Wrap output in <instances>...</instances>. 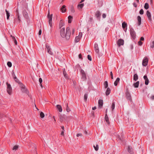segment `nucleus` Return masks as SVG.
I'll return each mask as SVG.
<instances>
[{
  "label": "nucleus",
  "mask_w": 154,
  "mask_h": 154,
  "mask_svg": "<svg viewBox=\"0 0 154 154\" xmlns=\"http://www.w3.org/2000/svg\"><path fill=\"white\" fill-rule=\"evenodd\" d=\"M60 34L62 37L65 38L66 39H69L71 35V31L69 28L67 27L66 31L65 30L64 28H61L60 30Z\"/></svg>",
  "instance_id": "1"
},
{
  "label": "nucleus",
  "mask_w": 154,
  "mask_h": 154,
  "mask_svg": "<svg viewBox=\"0 0 154 154\" xmlns=\"http://www.w3.org/2000/svg\"><path fill=\"white\" fill-rule=\"evenodd\" d=\"M52 16L53 14H51V15H50L49 11H48V18L49 20L48 22L49 26H50V33H51L52 31Z\"/></svg>",
  "instance_id": "2"
},
{
  "label": "nucleus",
  "mask_w": 154,
  "mask_h": 154,
  "mask_svg": "<svg viewBox=\"0 0 154 154\" xmlns=\"http://www.w3.org/2000/svg\"><path fill=\"white\" fill-rule=\"evenodd\" d=\"M16 12L17 13L16 15L17 18L14 19V24H18L20 22V16L17 10H16Z\"/></svg>",
  "instance_id": "3"
},
{
  "label": "nucleus",
  "mask_w": 154,
  "mask_h": 154,
  "mask_svg": "<svg viewBox=\"0 0 154 154\" xmlns=\"http://www.w3.org/2000/svg\"><path fill=\"white\" fill-rule=\"evenodd\" d=\"M20 87L21 88L22 91L24 93H27L28 91L27 89L26 88L25 86L21 83H19Z\"/></svg>",
  "instance_id": "4"
},
{
  "label": "nucleus",
  "mask_w": 154,
  "mask_h": 154,
  "mask_svg": "<svg viewBox=\"0 0 154 154\" xmlns=\"http://www.w3.org/2000/svg\"><path fill=\"white\" fill-rule=\"evenodd\" d=\"M6 85H7V92L9 94L11 95L12 91V88L11 85L9 84H8V82L6 83Z\"/></svg>",
  "instance_id": "5"
},
{
  "label": "nucleus",
  "mask_w": 154,
  "mask_h": 154,
  "mask_svg": "<svg viewBox=\"0 0 154 154\" xmlns=\"http://www.w3.org/2000/svg\"><path fill=\"white\" fill-rule=\"evenodd\" d=\"M82 33L81 32H79V35L75 37V42L76 43L79 42L80 40V39L82 37Z\"/></svg>",
  "instance_id": "6"
},
{
  "label": "nucleus",
  "mask_w": 154,
  "mask_h": 154,
  "mask_svg": "<svg viewBox=\"0 0 154 154\" xmlns=\"http://www.w3.org/2000/svg\"><path fill=\"white\" fill-rule=\"evenodd\" d=\"M127 150L128 152L131 154H133L134 153V149L130 145L128 146Z\"/></svg>",
  "instance_id": "7"
},
{
  "label": "nucleus",
  "mask_w": 154,
  "mask_h": 154,
  "mask_svg": "<svg viewBox=\"0 0 154 154\" xmlns=\"http://www.w3.org/2000/svg\"><path fill=\"white\" fill-rule=\"evenodd\" d=\"M130 33L133 38L134 39L136 37V33L133 29L131 28L130 29Z\"/></svg>",
  "instance_id": "8"
},
{
  "label": "nucleus",
  "mask_w": 154,
  "mask_h": 154,
  "mask_svg": "<svg viewBox=\"0 0 154 154\" xmlns=\"http://www.w3.org/2000/svg\"><path fill=\"white\" fill-rule=\"evenodd\" d=\"M148 62V59L146 57H145L143 61L142 65L144 66H146Z\"/></svg>",
  "instance_id": "9"
},
{
  "label": "nucleus",
  "mask_w": 154,
  "mask_h": 154,
  "mask_svg": "<svg viewBox=\"0 0 154 154\" xmlns=\"http://www.w3.org/2000/svg\"><path fill=\"white\" fill-rule=\"evenodd\" d=\"M126 98L130 100L131 101V98L130 93L128 91L126 92Z\"/></svg>",
  "instance_id": "10"
},
{
  "label": "nucleus",
  "mask_w": 154,
  "mask_h": 154,
  "mask_svg": "<svg viewBox=\"0 0 154 154\" xmlns=\"http://www.w3.org/2000/svg\"><path fill=\"white\" fill-rule=\"evenodd\" d=\"M124 41L122 39H119L117 42V44L119 47L121 45H123L124 44Z\"/></svg>",
  "instance_id": "11"
},
{
  "label": "nucleus",
  "mask_w": 154,
  "mask_h": 154,
  "mask_svg": "<svg viewBox=\"0 0 154 154\" xmlns=\"http://www.w3.org/2000/svg\"><path fill=\"white\" fill-rule=\"evenodd\" d=\"M94 49L96 52L97 53H98L99 51L98 45L97 43H95L94 45Z\"/></svg>",
  "instance_id": "12"
},
{
  "label": "nucleus",
  "mask_w": 154,
  "mask_h": 154,
  "mask_svg": "<svg viewBox=\"0 0 154 154\" xmlns=\"http://www.w3.org/2000/svg\"><path fill=\"white\" fill-rule=\"evenodd\" d=\"M143 78L145 80V83L146 85H148L149 83V79L146 75L143 76Z\"/></svg>",
  "instance_id": "13"
},
{
  "label": "nucleus",
  "mask_w": 154,
  "mask_h": 154,
  "mask_svg": "<svg viewBox=\"0 0 154 154\" xmlns=\"http://www.w3.org/2000/svg\"><path fill=\"white\" fill-rule=\"evenodd\" d=\"M146 14L149 20L151 21V15L150 12L148 11L146 12Z\"/></svg>",
  "instance_id": "14"
},
{
  "label": "nucleus",
  "mask_w": 154,
  "mask_h": 154,
  "mask_svg": "<svg viewBox=\"0 0 154 154\" xmlns=\"http://www.w3.org/2000/svg\"><path fill=\"white\" fill-rule=\"evenodd\" d=\"M66 6L65 5H63L62 6V7L61 8L60 10L63 13L65 12L66 10Z\"/></svg>",
  "instance_id": "15"
},
{
  "label": "nucleus",
  "mask_w": 154,
  "mask_h": 154,
  "mask_svg": "<svg viewBox=\"0 0 154 154\" xmlns=\"http://www.w3.org/2000/svg\"><path fill=\"white\" fill-rule=\"evenodd\" d=\"M98 104L99 107L101 108L103 105V101L102 100H99L98 101Z\"/></svg>",
  "instance_id": "16"
},
{
  "label": "nucleus",
  "mask_w": 154,
  "mask_h": 154,
  "mask_svg": "<svg viewBox=\"0 0 154 154\" xmlns=\"http://www.w3.org/2000/svg\"><path fill=\"white\" fill-rule=\"evenodd\" d=\"M57 108L58 109L60 112H62V109L61 106L59 105H57Z\"/></svg>",
  "instance_id": "17"
},
{
  "label": "nucleus",
  "mask_w": 154,
  "mask_h": 154,
  "mask_svg": "<svg viewBox=\"0 0 154 154\" xmlns=\"http://www.w3.org/2000/svg\"><path fill=\"white\" fill-rule=\"evenodd\" d=\"M120 81V79L119 78H118L116 79V80L115 81L114 84L115 86H117L118 85V83Z\"/></svg>",
  "instance_id": "18"
},
{
  "label": "nucleus",
  "mask_w": 154,
  "mask_h": 154,
  "mask_svg": "<svg viewBox=\"0 0 154 154\" xmlns=\"http://www.w3.org/2000/svg\"><path fill=\"white\" fill-rule=\"evenodd\" d=\"M110 91L111 90L109 88H107L106 92V95L107 96L110 93Z\"/></svg>",
  "instance_id": "19"
},
{
  "label": "nucleus",
  "mask_w": 154,
  "mask_h": 154,
  "mask_svg": "<svg viewBox=\"0 0 154 154\" xmlns=\"http://www.w3.org/2000/svg\"><path fill=\"white\" fill-rule=\"evenodd\" d=\"M63 75L65 78L66 79L68 78V76L67 74L66 73V72L65 71V69H63Z\"/></svg>",
  "instance_id": "20"
},
{
  "label": "nucleus",
  "mask_w": 154,
  "mask_h": 154,
  "mask_svg": "<svg viewBox=\"0 0 154 154\" xmlns=\"http://www.w3.org/2000/svg\"><path fill=\"white\" fill-rule=\"evenodd\" d=\"M137 20L138 22V25L139 26L141 23V18L140 16L137 17Z\"/></svg>",
  "instance_id": "21"
},
{
  "label": "nucleus",
  "mask_w": 154,
  "mask_h": 154,
  "mask_svg": "<svg viewBox=\"0 0 154 154\" xmlns=\"http://www.w3.org/2000/svg\"><path fill=\"white\" fill-rule=\"evenodd\" d=\"M5 11L6 12V15H7V18L8 20L9 19V17H10V13L8 12V11L6 10H5Z\"/></svg>",
  "instance_id": "22"
},
{
  "label": "nucleus",
  "mask_w": 154,
  "mask_h": 154,
  "mask_svg": "<svg viewBox=\"0 0 154 154\" xmlns=\"http://www.w3.org/2000/svg\"><path fill=\"white\" fill-rule=\"evenodd\" d=\"M122 25V27L123 29H124L127 26V24L125 22H123Z\"/></svg>",
  "instance_id": "23"
},
{
  "label": "nucleus",
  "mask_w": 154,
  "mask_h": 154,
  "mask_svg": "<svg viewBox=\"0 0 154 154\" xmlns=\"http://www.w3.org/2000/svg\"><path fill=\"white\" fill-rule=\"evenodd\" d=\"M139 85V82L137 81L133 85L134 87L136 88H138V87Z\"/></svg>",
  "instance_id": "24"
},
{
  "label": "nucleus",
  "mask_w": 154,
  "mask_h": 154,
  "mask_svg": "<svg viewBox=\"0 0 154 154\" xmlns=\"http://www.w3.org/2000/svg\"><path fill=\"white\" fill-rule=\"evenodd\" d=\"M105 119L106 121V122L108 124H109V120L108 116H107V114L106 115V116H105Z\"/></svg>",
  "instance_id": "25"
},
{
  "label": "nucleus",
  "mask_w": 154,
  "mask_h": 154,
  "mask_svg": "<svg viewBox=\"0 0 154 154\" xmlns=\"http://www.w3.org/2000/svg\"><path fill=\"white\" fill-rule=\"evenodd\" d=\"M138 79V77L137 74H135L134 75V80L136 81Z\"/></svg>",
  "instance_id": "26"
},
{
  "label": "nucleus",
  "mask_w": 154,
  "mask_h": 154,
  "mask_svg": "<svg viewBox=\"0 0 154 154\" xmlns=\"http://www.w3.org/2000/svg\"><path fill=\"white\" fill-rule=\"evenodd\" d=\"M68 23H70L72 19V17L71 16H69L68 17Z\"/></svg>",
  "instance_id": "27"
},
{
  "label": "nucleus",
  "mask_w": 154,
  "mask_h": 154,
  "mask_svg": "<svg viewBox=\"0 0 154 154\" xmlns=\"http://www.w3.org/2000/svg\"><path fill=\"white\" fill-rule=\"evenodd\" d=\"M95 15H96V16L97 17H99L100 16V12L99 11H97L96 12Z\"/></svg>",
  "instance_id": "28"
},
{
  "label": "nucleus",
  "mask_w": 154,
  "mask_h": 154,
  "mask_svg": "<svg viewBox=\"0 0 154 154\" xmlns=\"http://www.w3.org/2000/svg\"><path fill=\"white\" fill-rule=\"evenodd\" d=\"M18 147H19L18 145H15V146H14L13 147V148H12V150H17V149Z\"/></svg>",
  "instance_id": "29"
},
{
  "label": "nucleus",
  "mask_w": 154,
  "mask_h": 154,
  "mask_svg": "<svg viewBox=\"0 0 154 154\" xmlns=\"http://www.w3.org/2000/svg\"><path fill=\"white\" fill-rule=\"evenodd\" d=\"M104 88H107V87L108 86V82L107 81H106L104 82Z\"/></svg>",
  "instance_id": "30"
},
{
  "label": "nucleus",
  "mask_w": 154,
  "mask_h": 154,
  "mask_svg": "<svg viewBox=\"0 0 154 154\" xmlns=\"http://www.w3.org/2000/svg\"><path fill=\"white\" fill-rule=\"evenodd\" d=\"M84 5V4H79L78 5V7L79 8L81 9L82 8L83 6Z\"/></svg>",
  "instance_id": "31"
},
{
  "label": "nucleus",
  "mask_w": 154,
  "mask_h": 154,
  "mask_svg": "<svg viewBox=\"0 0 154 154\" xmlns=\"http://www.w3.org/2000/svg\"><path fill=\"white\" fill-rule=\"evenodd\" d=\"M94 147L96 151H97L98 150L99 148L98 145H94Z\"/></svg>",
  "instance_id": "32"
},
{
  "label": "nucleus",
  "mask_w": 154,
  "mask_h": 154,
  "mask_svg": "<svg viewBox=\"0 0 154 154\" xmlns=\"http://www.w3.org/2000/svg\"><path fill=\"white\" fill-rule=\"evenodd\" d=\"M82 79L83 80H85L86 79V76L85 74L82 75Z\"/></svg>",
  "instance_id": "33"
},
{
  "label": "nucleus",
  "mask_w": 154,
  "mask_h": 154,
  "mask_svg": "<svg viewBox=\"0 0 154 154\" xmlns=\"http://www.w3.org/2000/svg\"><path fill=\"white\" fill-rule=\"evenodd\" d=\"M46 47L47 48V52L48 53L50 50V47L48 45H46Z\"/></svg>",
  "instance_id": "34"
},
{
  "label": "nucleus",
  "mask_w": 154,
  "mask_h": 154,
  "mask_svg": "<svg viewBox=\"0 0 154 154\" xmlns=\"http://www.w3.org/2000/svg\"><path fill=\"white\" fill-rule=\"evenodd\" d=\"M144 8L146 9H147L149 8V5L147 3L145 4Z\"/></svg>",
  "instance_id": "35"
},
{
  "label": "nucleus",
  "mask_w": 154,
  "mask_h": 154,
  "mask_svg": "<svg viewBox=\"0 0 154 154\" xmlns=\"http://www.w3.org/2000/svg\"><path fill=\"white\" fill-rule=\"evenodd\" d=\"M115 104L114 102L112 103V105L111 106V108L112 109V110L113 111V110L115 109Z\"/></svg>",
  "instance_id": "36"
},
{
  "label": "nucleus",
  "mask_w": 154,
  "mask_h": 154,
  "mask_svg": "<svg viewBox=\"0 0 154 154\" xmlns=\"http://www.w3.org/2000/svg\"><path fill=\"white\" fill-rule=\"evenodd\" d=\"M40 116L42 118H43L45 116V115L42 112H41L40 114Z\"/></svg>",
  "instance_id": "37"
},
{
  "label": "nucleus",
  "mask_w": 154,
  "mask_h": 154,
  "mask_svg": "<svg viewBox=\"0 0 154 154\" xmlns=\"http://www.w3.org/2000/svg\"><path fill=\"white\" fill-rule=\"evenodd\" d=\"M63 23L62 21H61L60 22V28L61 29L62 28L61 27L63 26Z\"/></svg>",
  "instance_id": "38"
},
{
  "label": "nucleus",
  "mask_w": 154,
  "mask_h": 154,
  "mask_svg": "<svg viewBox=\"0 0 154 154\" xmlns=\"http://www.w3.org/2000/svg\"><path fill=\"white\" fill-rule=\"evenodd\" d=\"M7 65L8 66V67H10L12 66V63L11 62H8L7 63Z\"/></svg>",
  "instance_id": "39"
},
{
  "label": "nucleus",
  "mask_w": 154,
  "mask_h": 154,
  "mask_svg": "<svg viewBox=\"0 0 154 154\" xmlns=\"http://www.w3.org/2000/svg\"><path fill=\"white\" fill-rule=\"evenodd\" d=\"M14 78V79L15 82H19V80L17 78V77L16 76H15Z\"/></svg>",
  "instance_id": "40"
},
{
  "label": "nucleus",
  "mask_w": 154,
  "mask_h": 154,
  "mask_svg": "<svg viewBox=\"0 0 154 154\" xmlns=\"http://www.w3.org/2000/svg\"><path fill=\"white\" fill-rule=\"evenodd\" d=\"M66 110L67 112H69L70 110V109L69 108L68 106V104L67 103L66 104Z\"/></svg>",
  "instance_id": "41"
},
{
  "label": "nucleus",
  "mask_w": 154,
  "mask_h": 154,
  "mask_svg": "<svg viewBox=\"0 0 154 154\" xmlns=\"http://www.w3.org/2000/svg\"><path fill=\"white\" fill-rule=\"evenodd\" d=\"M88 58L90 61H91V60L92 59H91V57L89 55H88Z\"/></svg>",
  "instance_id": "42"
},
{
  "label": "nucleus",
  "mask_w": 154,
  "mask_h": 154,
  "mask_svg": "<svg viewBox=\"0 0 154 154\" xmlns=\"http://www.w3.org/2000/svg\"><path fill=\"white\" fill-rule=\"evenodd\" d=\"M88 95L87 94H85L84 95V99L85 100H86L87 99Z\"/></svg>",
  "instance_id": "43"
},
{
  "label": "nucleus",
  "mask_w": 154,
  "mask_h": 154,
  "mask_svg": "<svg viewBox=\"0 0 154 154\" xmlns=\"http://www.w3.org/2000/svg\"><path fill=\"white\" fill-rule=\"evenodd\" d=\"M140 13L141 14H143V11L142 9H141L140 11Z\"/></svg>",
  "instance_id": "44"
},
{
  "label": "nucleus",
  "mask_w": 154,
  "mask_h": 154,
  "mask_svg": "<svg viewBox=\"0 0 154 154\" xmlns=\"http://www.w3.org/2000/svg\"><path fill=\"white\" fill-rule=\"evenodd\" d=\"M81 75L85 74V71L82 69L81 71Z\"/></svg>",
  "instance_id": "45"
},
{
  "label": "nucleus",
  "mask_w": 154,
  "mask_h": 154,
  "mask_svg": "<svg viewBox=\"0 0 154 154\" xmlns=\"http://www.w3.org/2000/svg\"><path fill=\"white\" fill-rule=\"evenodd\" d=\"M151 47L152 48L154 47V41L152 42L151 45Z\"/></svg>",
  "instance_id": "46"
},
{
  "label": "nucleus",
  "mask_w": 154,
  "mask_h": 154,
  "mask_svg": "<svg viewBox=\"0 0 154 154\" xmlns=\"http://www.w3.org/2000/svg\"><path fill=\"white\" fill-rule=\"evenodd\" d=\"M142 42H141V41H139L138 42V45H141L142 44Z\"/></svg>",
  "instance_id": "47"
},
{
  "label": "nucleus",
  "mask_w": 154,
  "mask_h": 154,
  "mask_svg": "<svg viewBox=\"0 0 154 154\" xmlns=\"http://www.w3.org/2000/svg\"><path fill=\"white\" fill-rule=\"evenodd\" d=\"M25 17L26 18L27 17V13L26 12H24L23 13Z\"/></svg>",
  "instance_id": "48"
},
{
  "label": "nucleus",
  "mask_w": 154,
  "mask_h": 154,
  "mask_svg": "<svg viewBox=\"0 0 154 154\" xmlns=\"http://www.w3.org/2000/svg\"><path fill=\"white\" fill-rule=\"evenodd\" d=\"M39 81L40 83V84H41L42 82V78H40L39 79Z\"/></svg>",
  "instance_id": "49"
},
{
  "label": "nucleus",
  "mask_w": 154,
  "mask_h": 154,
  "mask_svg": "<svg viewBox=\"0 0 154 154\" xmlns=\"http://www.w3.org/2000/svg\"><path fill=\"white\" fill-rule=\"evenodd\" d=\"M82 134H78L77 135V137H78L79 136L82 137Z\"/></svg>",
  "instance_id": "50"
},
{
  "label": "nucleus",
  "mask_w": 154,
  "mask_h": 154,
  "mask_svg": "<svg viewBox=\"0 0 154 154\" xmlns=\"http://www.w3.org/2000/svg\"><path fill=\"white\" fill-rule=\"evenodd\" d=\"M110 75H111V79H113V74H112V72H110Z\"/></svg>",
  "instance_id": "51"
},
{
  "label": "nucleus",
  "mask_w": 154,
  "mask_h": 154,
  "mask_svg": "<svg viewBox=\"0 0 154 154\" xmlns=\"http://www.w3.org/2000/svg\"><path fill=\"white\" fill-rule=\"evenodd\" d=\"M62 116L61 115V116H60V121L61 122H62L63 121L62 119Z\"/></svg>",
  "instance_id": "52"
},
{
  "label": "nucleus",
  "mask_w": 154,
  "mask_h": 154,
  "mask_svg": "<svg viewBox=\"0 0 154 154\" xmlns=\"http://www.w3.org/2000/svg\"><path fill=\"white\" fill-rule=\"evenodd\" d=\"M11 37L12 38V39L13 41L16 39L15 37L14 36H12L11 35Z\"/></svg>",
  "instance_id": "53"
},
{
  "label": "nucleus",
  "mask_w": 154,
  "mask_h": 154,
  "mask_svg": "<svg viewBox=\"0 0 154 154\" xmlns=\"http://www.w3.org/2000/svg\"><path fill=\"white\" fill-rule=\"evenodd\" d=\"M12 75L13 77H14L15 76V73H14V71H12Z\"/></svg>",
  "instance_id": "54"
},
{
  "label": "nucleus",
  "mask_w": 154,
  "mask_h": 154,
  "mask_svg": "<svg viewBox=\"0 0 154 154\" xmlns=\"http://www.w3.org/2000/svg\"><path fill=\"white\" fill-rule=\"evenodd\" d=\"M151 100H154V95H152L150 97Z\"/></svg>",
  "instance_id": "55"
},
{
  "label": "nucleus",
  "mask_w": 154,
  "mask_h": 154,
  "mask_svg": "<svg viewBox=\"0 0 154 154\" xmlns=\"http://www.w3.org/2000/svg\"><path fill=\"white\" fill-rule=\"evenodd\" d=\"M42 33V30L41 29H40L38 32V34L39 35H40Z\"/></svg>",
  "instance_id": "56"
},
{
  "label": "nucleus",
  "mask_w": 154,
  "mask_h": 154,
  "mask_svg": "<svg viewBox=\"0 0 154 154\" xmlns=\"http://www.w3.org/2000/svg\"><path fill=\"white\" fill-rule=\"evenodd\" d=\"M64 131L63 130L62 131L61 134H60L61 135L63 136L64 135Z\"/></svg>",
  "instance_id": "57"
},
{
  "label": "nucleus",
  "mask_w": 154,
  "mask_h": 154,
  "mask_svg": "<svg viewBox=\"0 0 154 154\" xmlns=\"http://www.w3.org/2000/svg\"><path fill=\"white\" fill-rule=\"evenodd\" d=\"M72 34H74V33L75 32V30L74 29H72Z\"/></svg>",
  "instance_id": "58"
},
{
  "label": "nucleus",
  "mask_w": 154,
  "mask_h": 154,
  "mask_svg": "<svg viewBox=\"0 0 154 154\" xmlns=\"http://www.w3.org/2000/svg\"><path fill=\"white\" fill-rule=\"evenodd\" d=\"M133 5L135 7H137V5L136 4V3L135 2L133 3Z\"/></svg>",
  "instance_id": "59"
},
{
  "label": "nucleus",
  "mask_w": 154,
  "mask_h": 154,
  "mask_svg": "<svg viewBox=\"0 0 154 154\" xmlns=\"http://www.w3.org/2000/svg\"><path fill=\"white\" fill-rule=\"evenodd\" d=\"M140 41H143L144 40V38L143 37H141L140 38Z\"/></svg>",
  "instance_id": "60"
},
{
  "label": "nucleus",
  "mask_w": 154,
  "mask_h": 154,
  "mask_svg": "<svg viewBox=\"0 0 154 154\" xmlns=\"http://www.w3.org/2000/svg\"><path fill=\"white\" fill-rule=\"evenodd\" d=\"M102 16L103 18H105L106 17V15L104 14H103Z\"/></svg>",
  "instance_id": "61"
},
{
  "label": "nucleus",
  "mask_w": 154,
  "mask_h": 154,
  "mask_svg": "<svg viewBox=\"0 0 154 154\" xmlns=\"http://www.w3.org/2000/svg\"><path fill=\"white\" fill-rule=\"evenodd\" d=\"M14 43L16 45H17V40H16V39H15V40H14Z\"/></svg>",
  "instance_id": "62"
},
{
  "label": "nucleus",
  "mask_w": 154,
  "mask_h": 154,
  "mask_svg": "<svg viewBox=\"0 0 154 154\" xmlns=\"http://www.w3.org/2000/svg\"><path fill=\"white\" fill-rule=\"evenodd\" d=\"M48 53H49L51 55H52L53 54V53L51 51V50H50V51Z\"/></svg>",
  "instance_id": "63"
},
{
  "label": "nucleus",
  "mask_w": 154,
  "mask_h": 154,
  "mask_svg": "<svg viewBox=\"0 0 154 154\" xmlns=\"http://www.w3.org/2000/svg\"><path fill=\"white\" fill-rule=\"evenodd\" d=\"M79 57L80 59L82 58V55L81 54H79Z\"/></svg>",
  "instance_id": "64"
}]
</instances>
